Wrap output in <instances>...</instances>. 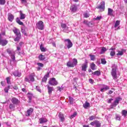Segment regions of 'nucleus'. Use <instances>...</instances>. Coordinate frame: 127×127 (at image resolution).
<instances>
[{"label": "nucleus", "mask_w": 127, "mask_h": 127, "mask_svg": "<svg viewBox=\"0 0 127 127\" xmlns=\"http://www.w3.org/2000/svg\"><path fill=\"white\" fill-rule=\"evenodd\" d=\"M112 69L111 70V75L114 80H117L118 79V75L117 74V69H118V66L116 64H113Z\"/></svg>", "instance_id": "obj_1"}, {"label": "nucleus", "mask_w": 127, "mask_h": 127, "mask_svg": "<svg viewBox=\"0 0 127 127\" xmlns=\"http://www.w3.org/2000/svg\"><path fill=\"white\" fill-rule=\"evenodd\" d=\"M78 63V61L76 59H73L72 62L70 61H68L66 64L67 67H75Z\"/></svg>", "instance_id": "obj_2"}, {"label": "nucleus", "mask_w": 127, "mask_h": 127, "mask_svg": "<svg viewBox=\"0 0 127 127\" xmlns=\"http://www.w3.org/2000/svg\"><path fill=\"white\" fill-rule=\"evenodd\" d=\"M64 41L65 42V47H67L68 49H70L73 46V43H72L70 39H65Z\"/></svg>", "instance_id": "obj_3"}, {"label": "nucleus", "mask_w": 127, "mask_h": 127, "mask_svg": "<svg viewBox=\"0 0 127 127\" xmlns=\"http://www.w3.org/2000/svg\"><path fill=\"white\" fill-rule=\"evenodd\" d=\"M7 52L11 57V60L12 61H14V60H15V57L14 56L15 55V52L12 50H10L9 49H7Z\"/></svg>", "instance_id": "obj_4"}, {"label": "nucleus", "mask_w": 127, "mask_h": 127, "mask_svg": "<svg viewBox=\"0 0 127 127\" xmlns=\"http://www.w3.org/2000/svg\"><path fill=\"white\" fill-rule=\"evenodd\" d=\"M120 101H122V98L120 97H117L116 98L114 102L111 104V108H114L117 107V105L120 103Z\"/></svg>", "instance_id": "obj_5"}, {"label": "nucleus", "mask_w": 127, "mask_h": 127, "mask_svg": "<svg viewBox=\"0 0 127 127\" xmlns=\"http://www.w3.org/2000/svg\"><path fill=\"white\" fill-rule=\"evenodd\" d=\"M34 76H35L34 73H32L29 78L27 77L25 78V81H26V82H29V83H30V82H34Z\"/></svg>", "instance_id": "obj_6"}, {"label": "nucleus", "mask_w": 127, "mask_h": 127, "mask_svg": "<svg viewBox=\"0 0 127 127\" xmlns=\"http://www.w3.org/2000/svg\"><path fill=\"white\" fill-rule=\"evenodd\" d=\"M37 28L40 30H43L44 29V24L42 21H40L36 24Z\"/></svg>", "instance_id": "obj_7"}, {"label": "nucleus", "mask_w": 127, "mask_h": 127, "mask_svg": "<svg viewBox=\"0 0 127 127\" xmlns=\"http://www.w3.org/2000/svg\"><path fill=\"white\" fill-rule=\"evenodd\" d=\"M49 84L51 86H57V85H58V82L56 81V79H55V78L53 77L50 79L49 81Z\"/></svg>", "instance_id": "obj_8"}, {"label": "nucleus", "mask_w": 127, "mask_h": 127, "mask_svg": "<svg viewBox=\"0 0 127 127\" xmlns=\"http://www.w3.org/2000/svg\"><path fill=\"white\" fill-rule=\"evenodd\" d=\"M91 126L93 127L95 126L96 127H101V123L99 121H94L90 123Z\"/></svg>", "instance_id": "obj_9"}, {"label": "nucleus", "mask_w": 127, "mask_h": 127, "mask_svg": "<svg viewBox=\"0 0 127 127\" xmlns=\"http://www.w3.org/2000/svg\"><path fill=\"white\" fill-rule=\"evenodd\" d=\"M11 102L14 105H18V104L20 103V101H19L18 99L15 97L12 98V99L11 100Z\"/></svg>", "instance_id": "obj_10"}, {"label": "nucleus", "mask_w": 127, "mask_h": 127, "mask_svg": "<svg viewBox=\"0 0 127 127\" xmlns=\"http://www.w3.org/2000/svg\"><path fill=\"white\" fill-rule=\"evenodd\" d=\"M7 43L8 42L7 40L0 39V45H2V46H5Z\"/></svg>", "instance_id": "obj_11"}, {"label": "nucleus", "mask_w": 127, "mask_h": 127, "mask_svg": "<svg viewBox=\"0 0 127 127\" xmlns=\"http://www.w3.org/2000/svg\"><path fill=\"white\" fill-rule=\"evenodd\" d=\"M110 87L106 85H102V88L101 89V92H105V91H107V90H109Z\"/></svg>", "instance_id": "obj_12"}, {"label": "nucleus", "mask_w": 127, "mask_h": 127, "mask_svg": "<svg viewBox=\"0 0 127 127\" xmlns=\"http://www.w3.org/2000/svg\"><path fill=\"white\" fill-rule=\"evenodd\" d=\"M33 112V109L30 108L29 109H28L26 113V117H29V116H30V115H31V114H32Z\"/></svg>", "instance_id": "obj_13"}, {"label": "nucleus", "mask_w": 127, "mask_h": 127, "mask_svg": "<svg viewBox=\"0 0 127 127\" xmlns=\"http://www.w3.org/2000/svg\"><path fill=\"white\" fill-rule=\"evenodd\" d=\"M97 8L99 9H104L105 8V1H102L100 3V5L97 7Z\"/></svg>", "instance_id": "obj_14"}, {"label": "nucleus", "mask_w": 127, "mask_h": 127, "mask_svg": "<svg viewBox=\"0 0 127 127\" xmlns=\"http://www.w3.org/2000/svg\"><path fill=\"white\" fill-rule=\"evenodd\" d=\"M21 31L22 32V33H23V34H24V35L25 36H27V34L26 33V32L25 31V26H22V27H21Z\"/></svg>", "instance_id": "obj_15"}, {"label": "nucleus", "mask_w": 127, "mask_h": 127, "mask_svg": "<svg viewBox=\"0 0 127 127\" xmlns=\"http://www.w3.org/2000/svg\"><path fill=\"white\" fill-rule=\"evenodd\" d=\"M88 67V64H82L81 66V70L82 71H86L87 70V68Z\"/></svg>", "instance_id": "obj_16"}, {"label": "nucleus", "mask_w": 127, "mask_h": 127, "mask_svg": "<svg viewBox=\"0 0 127 127\" xmlns=\"http://www.w3.org/2000/svg\"><path fill=\"white\" fill-rule=\"evenodd\" d=\"M13 75L15 77H20L21 76V73L18 72V71L16 70L13 72Z\"/></svg>", "instance_id": "obj_17"}, {"label": "nucleus", "mask_w": 127, "mask_h": 127, "mask_svg": "<svg viewBox=\"0 0 127 127\" xmlns=\"http://www.w3.org/2000/svg\"><path fill=\"white\" fill-rule=\"evenodd\" d=\"M70 9L72 12H75L77 10V6L76 5H72L70 6Z\"/></svg>", "instance_id": "obj_18"}, {"label": "nucleus", "mask_w": 127, "mask_h": 127, "mask_svg": "<svg viewBox=\"0 0 127 127\" xmlns=\"http://www.w3.org/2000/svg\"><path fill=\"white\" fill-rule=\"evenodd\" d=\"M47 119L46 118H42L39 119L40 124H44L45 123H47Z\"/></svg>", "instance_id": "obj_19"}, {"label": "nucleus", "mask_w": 127, "mask_h": 127, "mask_svg": "<svg viewBox=\"0 0 127 127\" xmlns=\"http://www.w3.org/2000/svg\"><path fill=\"white\" fill-rule=\"evenodd\" d=\"M14 18V16H13V15H12L11 13H9L8 15V19L9 21H12L13 20V19Z\"/></svg>", "instance_id": "obj_20"}, {"label": "nucleus", "mask_w": 127, "mask_h": 127, "mask_svg": "<svg viewBox=\"0 0 127 127\" xmlns=\"http://www.w3.org/2000/svg\"><path fill=\"white\" fill-rule=\"evenodd\" d=\"M48 94L51 95L52 94V91H54V88L53 87H50L48 86Z\"/></svg>", "instance_id": "obj_21"}, {"label": "nucleus", "mask_w": 127, "mask_h": 127, "mask_svg": "<svg viewBox=\"0 0 127 127\" xmlns=\"http://www.w3.org/2000/svg\"><path fill=\"white\" fill-rule=\"evenodd\" d=\"M61 26L63 28H64L63 31H64V32H68V31L66 30V29H68V27H67L66 24H62Z\"/></svg>", "instance_id": "obj_22"}, {"label": "nucleus", "mask_w": 127, "mask_h": 127, "mask_svg": "<svg viewBox=\"0 0 127 127\" xmlns=\"http://www.w3.org/2000/svg\"><path fill=\"white\" fill-rule=\"evenodd\" d=\"M59 117L60 120H61V122H64L65 119L64 118V115H63V114L60 113L59 114Z\"/></svg>", "instance_id": "obj_23"}, {"label": "nucleus", "mask_w": 127, "mask_h": 127, "mask_svg": "<svg viewBox=\"0 0 127 127\" xmlns=\"http://www.w3.org/2000/svg\"><path fill=\"white\" fill-rule=\"evenodd\" d=\"M83 108L84 109H88L89 107H90V103H88L87 102H86L83 105Z\"/></svg>", "instance_id": "obj_24"}, {"label": "nucleus", "mask_w": 127, "mask_h": 127, "mask_svg": "<svg viewBox=\"0 0 127 127\" xmlns=\"http://www.w3.org/2000/svg\"><path fill=\"white\" fill-rule=\"evenodd\" d=\"M124 52H125V50H122L121 51H118V53L117 54V56L124 55Z\"/></svg>", "instance_id": "obj_25"}, {"label": "nucleus", "mask_w": 127, "mask_h": 127, "mask_svg": "<svg viewBox=\"0 0 127 127\" xmlns=\"http://www.w3.org/2000/svg\"><path fill=\"white\" fill-rule=\"evenodd\" d=\"M14 33L16 34V35H20V32L18 30V29H14L13 30Z\"/></svg>", "instance_id": "obj_26"}, {"label": "nucleus", "mask_w": 127, "mask_h": 127, "mask_svg": "<svg viewBox=\"0 0 127 127\" xmlns=\"http://www.w3.org/2000/svg\"><path fill=\"white\" fill-rule=\"evenodd\" d=\"M16 21L17 23H18V24H19V25H23V22L20 21V19H19V18H17Z\"/></svg>", "instance_id": "obj_27"}, {"label": "nucleus", "mask_w": 127, "mask_h": 127, "mask_svg": "<svg viewBox=\"0 0 127 127\" xmlns=\"http://www.w3.org/2000/svg\"><path fill=\"white\" fill-rule=\"evenodd\" d=\"M27 97L29 100V101H31L32 99V97H33V94H32V93H28L27 94Z\"/></svg>", "instance_id": "obj_28"}, {"label": "nucleus", "mask_w": 127, "mask_h": 127, "mask_svg": "<svg viewBox=\"0 0 127 127\" xmlns=\"http://www.w3.org/2000/svg\"><path fill=\"white\" fill-rule=\"evenodd\" d=\"M120 23H121V21L117 20L115 23V24L114 25L115 28H117V27H118V26H119V25H120Z\"/></svg>", "instance_id": "obj_29"}, {"label": "nucleus", "mask_w": 127, "mask_h": 127, "mask_svg": "<svg viewBox=\"0 0 127 127\" xmlns=\"http://www.w3.org/2000/svg\"><path fill=\"white\" fill-rule=\"evenodd\" d=\"M90 68L92 70H96V64H95L94 63H92L90 64Z\"/></svg>", "instance_id": "obj_30"}, {"label": "nucleus", "mask_w": 127, "mask_h": 127, "mask_svg": "<svg viewBox=\"0 0 127 127\" xmlns=\"http://www.w3.org/2000/svg\"><path fill=\"white\" fill-rule=\"evenodd\" d=\"M20 19H24L25 18V14H23L22 12L20 13Z\"/></svg>", "instance_id": "obj_31"}, {"label": "nucleus", "mask_w": 127, "mask_h": 127, "mask_svg": "<svg viewBox=\"0 0 127 127\" xmlns=\"http://www.w3.org/2000/svg\"><path fill=\"white\" fill-rule=\"evenodd\" d=\"M113 10L112 9L109 8H108V15H111V16L113 15Z\"/></svg>", "instance_id": "obj_32"}, {"label": "nucleus", "mask_w": 127, "mask_h": 127, "mask_svg": "<svg viewBox=\"0 0 127 127\" xmlns=\"http://www.w3.org/2000/svg\"><path fill=\"white\" fill-rule=\"evenodd\" d=\"M17 37L14 39V41H19V39H20V37H21V35H17Z\"/></svg>", "instance_id": "obj_33"}, {"label": "nucleus", "mask_w": 127, "mask_h": 127, "mask_svg": "<svg viewBox=\"0 0 127 127\" xmlns=\"http://www.w3.org/2000/svg\"><path fill=\"white\" fill-rule=\"evenodd\" d=\"M83 23L84 24H86V25H87L88 26H91V22H88L87 20H84L83 21Z\"/></svg>", "instance_id": "obj_34"}, {"label": "nucleus", "mask_w": 127, "mask_h": 127, "mask_svg": "<svg viewBox=\"0 0 127 127\" xmlns=\"http://www.w3.org/2000/svg\"><path fill=\"white\" fill-rule=\"evenodd\" d=\"M6 80L7 81V84H8V85H11V82H10V77H6Z\"/></svg>", "instance_id": "obj_35"}, {"label": "nucleus", "mask_w": 127, "mask_h": 127, "mask_svg": "<svg viewBox=\"0 0 127 127\" xmlns=\"http://www.w3.org/2000/svg\"><path fill=\"white\" fill-rule=\"evenodd\" d=\"M39 59L41 61H43V60H45V57L43 56V55H41L39 56Z\"/></svg>", "instance_id": "obj_36"}, {"label": "nucleus", "mask_w": 127, "mask_h": 127, "mask_svg": "<svg viewBox=\"0 0 127 127\" xmlns=\"http://www.w3.org/2000/svg\"><path fill=\"white\" fill-rule=\"evenodd\" d=\"M9 89H10V85H8L7 87H6L4 89V91L5 93H8V90H9Z\"/></svg>", "instance_id": "obj_37"}, {"label": "nucleus", "mask_w": 127, "mask_h": 127, "mask_svg": "<svg viewBox=\"0 0 127 127\" xmlns=\"http://www.w3.org/2000/svg\"><path fill=\"white\" fill-rule=\"evenodd\" d=\"M40 50L42 52H45L46 51V49L43 47V45H41L40 47Z\"/></svg>", "instance_id": "obj_38"}, {"label": "nucleus", "mask_w": 127, "mask_h": 127, "mask_svg": "<svg viewBox=\"0 0 127 127\" xmlns=\"http://www.w3.org/2000/svg\"><path fill=\"white\" fill-rule=\"evenodd\" d=\"M122 116L126 117V116L127 115V111L126 110H124L122 112Z\"/></svg>", "instance_id": "obj_39"}, {"label": "nucleus", "mask_w": 127, "mask_h": 127, "mask_svg": "<svg viewBox=\"0 0 127 127\" xmlns=\"http://www.w3.org/2000/svg\"><path fill=\"white\" fill-rule=\"evenodd\" d=\"M94 75H96V76H100L101 75V72L99 70H97L93 72Z\"/></svg>", "instance_id": "obj_40"}, {"label": "nucleus", "mask_w": 127, "mask_h": 127, "mask_svg": "<svg viewBox=\"0 0 127 127\" xmlns=\"http://www.w3.org/2000/svg\"><path fill=\"white\" fill-rule=\"evenodd\" d=\"M101 64H102L103 65H105V64H107V61H106V59H101Z\"/></svg>", "instance_id": "obj_41"}, {"label": "nucleus", "mask_w": 127, "mask_h": 127, "mask_svg": "<svg viewBox=\"0 0 127 127\" xmlns=\"http://www.w3.org/2000/svg\"><path fill=\"white\" fill-rule=\"evenodd\" d=\"M68 98H69L70 104H73V102H74V99L70 96H69Z\"/></svg>", "instance_id": "obj_42"}, {"label": "nucleus", "mask_w": 127, "mask_h": 127, "mask_svg": "<svg viewBox=\"0 0 127 127\" xmlns=\"http://www.w3.org/2000/svg\"><path fill=\"white\" fill-rule=\"evenodd\" d=\"M89 56H90V59L92 61H94L95 60V59H96L95 55H89Z\"/></svg>", "instance_id": "obj_43"}, {"label": "nucleus", "mask_w": 127, "mask_h": 127, "mask_svg": "<svg viewBox=\"0 0 127 127\" xmlns=\"http://www.w3.org/2000/svg\"><path fill=\"white\" fill-rule=\"evenodd\" d=\"M14 105L15 104H10V105H9V109H10L11 110H12V109H14V108H15V106H14Z\"/></svg>", "instance_id": "obj_44"}, {"label": "nucleus", "mask_w": 127, "mask_h": 127, "mask_svg": "<svg viewBox=\"0 0 127 127\" xmlns=\"http://www.w3.org/2000/svg\"><path fill=\"white\" fill-rule=\"evenodd\" d=\"M103 17L102 16H98L96 18H94L95 20H101Z\"/></svg>", "instance_id": "obj_45"}, {"label": "nucleus", "mask_w": 127, "mask_h": 127, "mask_svg": "<svg viewBox=\"0 0 127 127\" xmlns=\"http://www.w3.org/2000/svg\"><path fill=\"white\" fill-rule=\"evenodd\" d=\"M76 116H77V112H74L73 114L70 117V119H73V118H75Z\"/></svg>", "instance_id": "obj_46"}, {"label": "nucleus", "mask_w": 127, "mask_h": 127, "mask_svg": "<svg viewBox=\"0 0 127 127\" xmlns=\"http://www.w3.org/2000/svg\"><path fill=\"white\" fill-rule=\"evenodd\" d=\"M105 51H107V48L105 47H103L102 50H101V54H104V52H105Z\"/></svg>", "instance_id": "obj_47"}, {"label": "nucleus", "mask_w": 127, "mask_h": 127, "mask_svg": "<svg viewBox=\"0 0 127 127\" xmlns=\"http://www.w3.org/2000/svg\"><path fill=\"white\" fill-rule=\"evenodd\" d=\"M96 119L95 116H91L89 117V121H93V120H95Z\"/></svg>", "instance_id": "obj_48"}, {"label": "nucleus", "mask_w": 127, "mask_h": 127, "mask_svg": "<svg viewBox=\"0 0 127 127\" xmlns=\"http://www.w3.org/2000/svg\"><path fill=\"white\" fill-rule=\"evenodd\" d=\"M36 89L38 92H39V93H41L42 91L41 89H40V87L39 86H36Z\"/></svg>", "instance_id": "obj_49"}, {"label": "nucleus", "mask_w": 127, "mask_h": 127, "mask_svg": "<svg viewBox=\"0 0 127 127\" xmlns=\"http://www.w3.org/2000/svg\"><path fill=\"white\" fill-rule=\"evenodd\" d=\"M5 3V0H0V4L3 5Z\"/></svg>", "instance_id": "obj_50"}, {"label": "nucleus", "mask_w": 127, "mask_h": 127, "mask_svg": "<svg viewBox=\"0 0 127 127\" xmlns=\"http://www.w3.org/2000/svg\"><path fill=\"white\" fill-rule=\"evenodd\" d=\"M37 65H38V66H39V67H42L44 66V64H43L40 63H38L37 64Z\"/></svg>", "instance_id": "obj_51"}, {"label": "nucleus", "mask_w": 127, "mask_h": 127, "mask_svg": "<svg viewBox=\"0 0 127 127\" xmlns=\"http://www.w3.org/2000/svg\"><path fill=\"white\" fill-rule=\"evenodd\" d=\"M83 15L84 16V17H85L86 18L89 17V16H90V14L88 13H85L84 14H83Z\"/></svg>", "instance_id": "obj_52"}, {"label": "nucleus", "mask_w": 127, "mask_h": 127, "mask_svg": "<svg viewBox=\"0 0 127 127\" xmlns=\"http://www.w3.org/2000/svg\"><path fill=\"white\" fill-rule=\"evenodd\" d=\"M116 54V52L115 51H111L110 53L111 56H115V55Z\"/></svg>", "instance_id": "obj_53"}, {"label": "nucleus", "mask_w": 127, "mask_h": 127, "mask_svg": "<svg viewBox=\"0 0 127 127\" xmlns=\"http://www.w3.org/2000/svg\"><path fill=\"white\" fill-rule=\"evenodd\" d=\"M46 81H47V78L46 76H44L42 79V83H43V82H46Z\"/></svg>", "instance_id": "obj_54"}, {"label": "nucleus", "mask_w": 127, "mask_h": 127, "mask_svg": "<svg viewBox=\"0 0 127 127\" xmlns=\"http://www.w3.org/2000/svg\"><path fill=\"white\" fill-rule=\"evenodd\" d=\"M21 1L22 3L25 4V5H27L26 3H27V1H26V0H21Z\"/></svg>", "instance_id": "obj_55"}, {"label": "nucleus", "mask_w": 127, "mask_h": 127, "mask_svg": "<svg viewBox=\"0 0 127 127\" xmlns=\"http://www.w3.org/2000/svg\"><path fill=\"white\" fill-rule=\"evenodd\" d=\"M116 119L117 121H121V117L119 115H116Z\"/></svg>", "instance_id": "obj_56"}, {"label": "nucleus", "mask_w": 127, "mask_h": 127, "mask_svg": "<svg viewBox=\"0 0 127 127\" xmlns=\"http://www.w3.org/2000/svg\"><path fill=\"white\" fill-rule=\"evenodd\" d=\"M63 90V88L62 87H60V86L58 87V91H60V92H61Z\"/></svg>", "instance_id": "obj_57"}, {"label": "nucleus", "mask_w": 127, "mask_h": 127, "mask_svg": "<svg viewBox=\"0 0 127 127\" xmlns=\"http://www.w3.org/2000/svg\"><path fill=\"white\" fill-rule=\"evenodd\" d=\"M89 81L90 84H93L94 83V80H93L92 78L89 79Z\"/></svg>", "instance_id": "obj_58"}, {"label": "nucleus", "mask_w": 127, "mask_h": 127, "mask_svg": "<svg viewBox=\"0 0 127 127\" xmlns=\"http://www.w3.org/2000/svg\"><path fill=\"white\" fill-rule=\"evenodd\" d=\"M44 77H46L47 78H48V77H49V73L48 72L47 74L44 76Z\"/></svg>", "instance_id": "obj_59"}, {"label": "nucleus", "mask_w": 127, "mask_h": 127, "mask_svg": "<svg viewBox=\"0 0 127 127\" xmlns=\"http://www.w3.org/2000/svg\"><path fill=\"white\" fill-rule=\"evenodd\" d=\"M112 101H113V99L111 98V99H109V100H108V103H109V104L112 103Z\"/></svg>", "instance_id": "obj_60"}, {"label": "nucleus", "mask_w": 127, "mask_h": 127, "mask_svg": "<svg viewBox=\"0 0 127 127\" xmlns=\"http://www.w3.org/2000/svg\"><path fill=\"white\" fill-rule=\"evenodd\" d=\"M13 88L14 90H17V89H18V87H17V86H13Z\"/></svg>", "instance_id": "obj_61"}, {"label": "nucleus", "mask_w": 127, "mask_h": 127, "mask_svg": "<svg viewBox=\"0 0 127 127\" xmlns=\"http://www.w3.org/2000/svg\"><path fill=\"white\" fill-rule=\"evenodd\" d=\"M113 91L110 90L109 92V94L111 95V94H113Z\"/></svg>", "instance_id": "obj_62"}, {"label": "nucleus", "mask_w": 127, "mask_h": 127, "mask_svg": "<svg viewBox=\"0 0 127 127\" xmlns=\"http://www.w3.org/2000/svg\"><path fill=\"white\" fill-rule=\"evenodd\" d=\"M17 50L18 51H19V50H20V47L17 46Z\"/></svg>", "instance_id": "obj_63"}, {"label": "nucleus", "mask_w": 127, "mask_h": 127, "mask_svg": "<svg viewBox=\"0 0 127 127\" xmlns=\"http://www.w3.org/2000/svg\"><path fill=\"white\" fill-rule=\"evenodd\" d=\"M83 127H89V125H83Z\"/></svg>", "instance_id": "obj_64"}]
</instances>
